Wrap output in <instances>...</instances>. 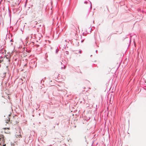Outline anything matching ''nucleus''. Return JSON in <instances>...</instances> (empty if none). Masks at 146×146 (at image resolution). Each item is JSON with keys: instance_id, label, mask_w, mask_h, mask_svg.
<instances>
[{"instance_id": "1a4fd4ad", "label": "nucleus", "mask_w": 146, "mask_h": 146, "mask_svg": "<svg viewBox=\"0 0 146 146\" xmlns=\"http://www.w3.org/2000/svg\"><path fill=\"white\" fill-rule=\"evenodd\" d=\"M8 98H9V99H10V98H9V96H8Z\"/></svg>"}, {"instance_id": "f257e3e1", "label": "nucleus", "mask_w": 146, "mask_h": 146, "mask_svg": "<svg viewBox=\"0 0 146 146\" xmlns=\"http://www.w3.org/2000/svg\"><path fill=\"white\" fill-rule=\"evenodd\" d=\"M9 121L11 124L13 125H15L17 124L19 121L18 116L17 115L11 116L9 118Z\"/></svg>"}, {"instance_id": "0eeeda50", "label": "nucleus", "mask_w": 146, "mask_h": 146, "mask_svg": "<svg viewBox=\"0 0 146 146\" xmlns=\"http://www.w3.org/2000/svg\"><path fill=\"white\" fill-rule=\"evenodd\" d=\"M79 53L80 54L81 53V51H80L79 52Z\"/></svg>"}, {"instance_id": "423d86ee", "label": "nucleus", "mask_w": 146, "mask_h": 146, "mask_svg": "<svg viewBox=\"0 0 146 146\" xmlns=\"http://www.w3.org/2000/svg\"><path fill=\"white\" fill-rule=\"evenodd\" d=\"M17 136H18L19 137V138H22V136L20 134L19 135H17Z\"/></svg>"}, {"instance_id": "f03ea898", "label": "nucleus", "mask_w": 146, "mask_h": 146, "mask_svg": "<svg viewBox=\"0 0 146 146\" xmlns=\"http://www.w3.org/2000/svg\"><path fill=\"white\" fill-rule=\"evenodd\" d=\"M42 8L39 7H37L35 9V12L34 13L35 14L37 15H40L42 13Z\"/></svg>"}, {"instance_id": "7ed1b4c3", "label": "nucleus", "mask_w": 146, "mask_h": 146, "mask_svg": "<svg viewBox=\"0 0 146 146\" xmlns=\"http://www.w3.org/2000/svg\"><path fill=\"white\" fill-rule=\"evenodd\" d=\"M4 136L3 135L0 134V141H3L4 140Z\"/></svg>"}, {"instance_id": "20e7f679", "label": "nucleus", "mask_w": 146, "mask_h": 146, "mask_svg": "<svg viewBox=\"0 0 146 146\" xmlns=\"http://www.w3.org/2000/svg\"><path fill=\"white\" fill-rule=\"evenodd\" d=\"M19 83L21 84H22L23 83V80L22 79H20L19 80Z\"/></svg>"}, {"instance_id": "9d476101", "label": "nucleus", "mask_w": 146, "mask_h": 146, "mask_svg": "<svg viewBox=\"0 0 146 146\" xmlns=\"http://www.w3.org/2000/svg\"><path fill=\"white\" fill-rule=\"evenodd\" d=\"M85 3H87V2H86Z\"/></svg>"}, {"instance_id": "9b49d317", "label": "nucleus", "mask_w": 146, "mask_h": 146, "mask_svg": "<svg viewBox=\"0 0 146 146\" xmlns=\"http://www.w3.org/2000/svg\"><path fill=\"white\" fill-rule=\"evenodd\" d=\"M3 146H5V145H3Z\"/></svg>"}, {"instance_id": "39448f33", "label": "nucleus", "mask_w": 146, "mask_h": 146, "mask_svg": "<svg viewBox=\"0 0 146 146\" xmlns=\"http://www.w3.org/2000/svg\"><path fill=\"white\" fill-rule=\"evenodd\" d=\"M5 132L7 133H9L10 132L8 129H6L5 130Z\"/></svg>"}, {"instance_id": "6e6552de", "label": "nucleus", "mask_w": 146, "mask_h": 146, "mask_svg": "<svg viewBox=\"0 0 146 146\" xmlns=\"http://www.w3.org/2000/svg\"><path fill=\"white\" fill-rule=\"evenodd\" d=\"M11 113H10V114H9V116H10H10H11Z\"/></svg>"}]
</instances>
